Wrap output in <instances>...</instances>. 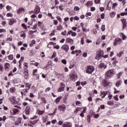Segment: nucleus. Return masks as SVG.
Masks as SVG:
<instances>
[{"label":"nucleus","mask_w":127,"mask_h":127,"mask_svg":"<svg viewBox=\"0 0 127 127\" xmlns=\"http://www.w3.org/2000/svg\"><path fill=\"white\" fill-rule=\"evenodd\" d=\"M8 100L9 101L10 103L12 104V105H17V106H21V103H20L19 101H16V97H15V96H10Z\"/></svg>","instance_id":"nucleus-1"},{"label":"nucleus","mask_w":127,"mask_h":127,"mask_svg":"<svg viewBox=\"0 0 127 127\" xmlns=\"http://www.w3.org/2000/svg\"><path fill=\"white\" fill-rule=\"evenodd\" d=\"M114 73H115V71L113 69L108 70L105 73V79H110V78H112V77L114 76Z\"/></svg>","instance_id":"nucleus-2"},{"label":"nucleus","mask_w":127,"mask_h":127,"mask_svg":"<svg viewBox=\"0 0 127 127\" xmlns=\"http://www.w3.org/2000/svg\"><path fill=\"white\" fill-rule=\"evenodd\" d=\"M95 71V67L92 65H88L86 67V72L87 74H92Z\"/></svg>","instance_id":"nucleus-3"},{"label":"nucleus","mask_w":127,"mask_h":127,"mask_svg":"<svg viewBox=\"0 0 127 127\" xmlns=\"http://www.w3.org/2000/svg\"><path fill=\"white\" fill-rule=\"evenodd\" d=\"M121 21L122 23V28H123V30H124V29H127V19L125 18H121Z\"/></svg>","instance_id":"nucleus-4"},{"label":"nucleus","mask_w":127,"mask_h":127,"mask_svg":"<svg viewBox=\"0 0 127 127\" xmlns=\"http://www.w3.org/2000/svg\"><path fill=\"white\" fill-rule=\"evenodd\" d=\"M110 83L111 82L109 81H107V80H106V78L103 79L101 81V84L102 86H103V87H104L105 88H108V87L110 86Z\"/></svg>","instance_id":"nucleus-5"},{"label":"nucleus","mask_w":127,"mask_h":127,"mask_svg":"<svg viewBox=\"0 0 127 127\" xmlns=\"http://www.w3.org/2000/svg\"><path fill=\"white\" fill-rule=\"evenodd\" d=\"M65 90V84L61 82L60 84V88L58 89V92H63Z\"/></svg>","instance_id":"nucleus-6"},{"label":"nucleus","mask_w":127,"mask_h":127,"mask_svg":"<svg viewBox=\"0 0 127 127\" xmlns=\"http://www.w3.org/2000/svg\"><path fill=\"white\" fill-rule=\"evenodd\" d=\"M61 49L62 50H64V51H65V52H66V53H67V52L69 51V45L65 44L62 46Z\"/></svg>","instance_id":"nucleus-7"},{"label":"nucleus","mask_w":127,"mask_h":127,"mask_svg":"<svg viewBox=\"0 0 127 127\" xmlns=\"http://www.w3.org/2000/svg\"><path fill=\"white\" fill-rule=\"evenodd\" d=\"M40 12V7L38 5H35V8L33 11V13H35V14H38Z\"/></svg>","instance_id":"nucleus-8"},{"label":"nucleus","mask_w":127,"mask_h":127,"mask_svg":"<svg viewBox=\"0 0 127 127\" xmlns=\"http://www.w3.org/2000/svg\"><path fill=\"white\" fill-rule=\"evenodd\" d=\"M31 111V106L30 105H28L26 107L24 112L26 115H29L30 114V111Z\"/></svg>","instance_id":"nucleus-9"},{"label":"nucleus","mask_w":127,"mask_h":127,"mask_svg":"<svg viewBox=\"0 0 127 127\" xmlns=\"http://www.w3.org/2000/svg\"><path fill=\"white\" fill-rule=\"evenodd\" d=\"M104 55V51L100 50L95 57V59H100V57H102Z\"/></svg>","instance_id":"nucleus-10"},{"label":"nucleus","mask_w":127,"mask_h":127,"mask_svg":"<svg viewBox=\"0 0 127 127\" xmlns=\"http://www.w3.org/2000/svg\"><path fill=\"white\" fill-rule=\"evenodd\" d=\"M19 112V110L16 108H13L12 110L10 111V113L12 116H13L14 115H16L17 113H18Z\"/></svg>","instance_id":"nucleus-11"},{"label":"nucleus","mask_w":127,"mask_h":127,"mask_svg":"<svg viewBox=\"0 0 127 127\" xmlns=\"http://www.w3.org/2000/svg\"><path fill=\"white\" fill-rule=\"evenodd\" d=\"M108 93H109V91H101L100 92V96H101L102 99H104L107 96Z\"/></svg>","instance_id":"nucleus-12"},{"label":"nucleus","mask_w":127,"mask_h":127,"mask_svg":"<svg viewBox=\"0 0 127 127\" xmlns=\"http://www.w3.org/2000/svg\"><path fill=\"white\" fill-rule=\"evenodd\" d=\"M70 79L72 80V81H75L76 78H77V77H78V76L77 75V73L73 72L70 75Z\"/></svg>","instance_id":"nucleus-13"},{"label":"nucleus","mask_w":127,"mask_h":127,"mask_svg":"<svg viewBox=\"0 0 127 127\" xmlns=\"http://www.w3.org/2000/svg\"><path fill=\"white\" fill-rule=\"evenodd\" d=\"M58 110H59V111L65 112V110H66V106L65 105H60L58 107Z\"/></svg>","instance_id":"nucleus-14"},{"label":"nucleus","mask_w":127,"mask_h":127,"mask_svg":"<svg viewBox=\"0 0 127 127\" xmlns=\"http://www.w3.org/2000/svg\"><path fill=\"white\" fill-rule=\"evenodd\" d=\"M63 127H72V123L71 122H65L63 124Z\"/></svg>","instance_id":"nucleus-15"},{"label":"nucleus","mask_w":127,"mask_h":127,"mask_svg":"<svg viewBox=\"0 0 127 127\" xmlns=\"http://www.w3.org/2000/svg\"><path fill=\"white\" fill-rule=\"evenodd\" d=\"M25 11V9H24L22 7H20L19 9L17 10V13L18 14H20V13H22V12H24Z\"/></svg>","instance_id":"nucleus-16"},{"label":"nucleus","mask_w":127,"mask_h":127,"mask_svg":"<svg viewBox=\"0 0 127 127\" xmlns=\"http://www.w3.org/2000/svg\"><path fill=\"white\" fill-rule=\"evenodd\" d=\"M14 23H16V19L13 18H11L9 22L8 23L9 25H12Z\"/></svg>","instance_id":"nucleus-17"},{"label":"nucleus","mask_w":127,"mask_h":127,"mask_svg":"<svg viewBox=\"0 0 127 127\" xmlns=\"http://www.w3.org/2000/svg\"><path fill=\"white\" fill-rule=\"evenodd\" d=\"M22 121V118H19L15 123V126H19V125L21 124Z\"/></svg>","instance_id":"nucleus-18"},{"label":"nucleus","mask_w":127,"mask_h":127,"mask_svg":"<svg viewBox=\"0 0 127 127\" xmlns=\"http://www.w3.org/2000/svg\"><path fill=\"white\" fill-rule=\"evenodd\" d=\"M9 67H10V64L8 63L4 64V68L6 71H9Z\"/></svg>","instance_id":"nucleus-19"},{"label":"nucleus","mask_w":127,"mask_h":127,"mask_svg":"<svg viewBox=\"0 0 127 127\" xmlns=\"http://www.w3.org/2000/svg\"><path fill=\"white\" fill-rule=\"evenodd\" d=\"M24 74V77L25 78V79H27L29 76L28 69H26V70H25Z\"/></svg>","instance_id":"nucleus-20"},{"label":"nucleus","mask_w":127,"mask_h":127,"mask_svg":"<svg viewBox=\"0 0 127 127\" xmlns=\"http://www.w3.org/2000/svg\"><path fill=\"white\" fill-rule=\"evenodd\" d=\"M62 98H63L62 96H59V97L57 98L55 100L56 104H59Z\"/></svg>","instance_id":"nucleus-21"},{"label":"nucleus","mask_w":127,"mask_h":127,"mask_svg":"<svg viewBox=\"0 0 127 127\" xmlns=\"http://www.w3.org/2000/svg\"><path fill=\"white\" fill-rule=\"evenodd\" d=\"M122 83H123V81L121 80H118L116 83V86L117 87V88H119L120 86V85H122Z\"/></svg>","instance_id":"nucleus-22"},{"label":"nucleus","mask_w":127,"mask_h":127,"mask_svg":"<svg viewBox=\"0 0 127 127\" xmlns=\"http://www.w3.org/2000/svg\"><path fill=\"white\" fill-rule=\"evenodd\" d=\"M25 88L26 89L30 90V88H31V84H30L29 83H25Z\"/></svg>","instance_id":"nucleus-23"},{"label":"nucleus","mask_w":127,"mask_h":127,"mask_svg":"<svg viewBox=\"0 0 127 127\" xmlns=\"http://www.w3.org/2000/svg\"><path fill=\"white\" fill-rule=\"evenodd\" d=\"M57 30L60 31L63 29V26L61 24H59L58 26H57Z\"/></svg>","instance_id":"nucleus-24"},{"label":"nucleus","mask_w":127,"mask_h":127,"mask_svg":"<svg viewBox=\"0 0 127 127\" xmlns=\"http://www.w3.org/2000/svg\"><path fill=\"white\" fill-rule=\"evenodd\" d=\"M66 42H68V43H73L74 42V41L72 40V39L70 38H68L66 39Z\"/></svg>","instance_id":"nucleus-25"},{"label":"nucleus","mask_w":127,"mask_h":127,"mask_svg":"<svg viewBox=\"0 0 127 127\" xmlns=\"http://www.w3.org/2000/svg\"><path fill=\"white\" fill-rule=\"evenodd\" d=\"M86 5L88 7V6H91V5H93V1H88L87 2V3H86Z\"/></svg>","instance_id":"nucleus-26"},{"label":"nucleus","mask_w":127,"mask_h":127,"mask_svg":"<svg viewBox=\"0 0 127 127\" xmlns=\"http://www.w3.org/2000/svg\"><path fill=\"white\" fill-rule=\"evenodd\" d=\"M120 37H122V40H125L127 38V36L125 35L124 33H121L120 34Z\"/></svg>","instance_id":"nucleus-27"},{"label":"nucleus","mask_w":127,"mask_h":127,"mask_svg":"<svg viewBox=\"0 0 127 127\" xmlns=\"http://www.w3.org/2000/svg\"><path fill=\"white\" fill-rule=\"evenodd\" d=\"M23 91H24V96H26V94L28 93V91H29V89H28L27 88H25L23 89Z\"/></svg>","instance_id":"nucleus-28"},{"label":"nucleus","mask_w":127,"mask_h":127,"mask_svg":"<svg viewBox=\"0 0 127 127\" xmlns=\"http://www.w3.org/2000/svg\"><path fill=\"white\" fill-rule=\"evenodd\" d=\"M41 100L43 104H46V99H45L44 97H41Z\"/></svg>","instance_id":"nucleus-29"},{"label":"nucleus","mask_w":127,"mask_h":127,"mask_svg":"<svg viewBox=\"0 0 127 127\" xmlns=\"http://www.w3.org/2000/svg\"><path fill=\"white\" fill-rule=\"evenodd\" d=\"M23 65L24 70H27V68H28V64H27V63H24Z\"/></svg>","instance_id":"nucleus-30"},{"label":"nucleus","mask_w":127,"mask_h":127,"mask_svg":"<svg viewBox=\"0 0 127 127\" xmlns=\"http://www.w3.org/2000/svg\"><path fill=\"white\" fill-rule=\"evenodd\" d=\"M16 89L15 87H12L10 88V92L12 94H13L15 92Z\"/></svg>","instance_id":"nucleus-31"},{"label":"nucleus","mask_w":127,"mask_h":127,"mask_svg":"<svg viewBox=\"0 0 127 127\" xmlns=\"http://www.w3.org/2000/svg\"><path fill=\"white\" fill-rule=\"evenodd\" d=\"M38 69H35L33 70V76H36L37 75V71Z\"/></svg>","instance_id":"nucleus-32"},{"label":"nucleus","mask_w":127,"mask_h":127,"mask_svg":"<svg viewBox=\"0 0 127 127\" xmlns=\"http://www.w3.org/2000/svg\"><path fill=\"white\" fill-rule=\"evenodd\" d=\"M116 12L112 11L110 13V16L111 17H112V18L115 17V16H116Z\"/></svg>","instance_id":"nucleus-33"},{"label":"nucleus","mask_w":127,"mask_h":127,"mask_svg":"<svg viewBox=\"0 0 127 127\" xmlns=\"http://www.w3.org/2000/svg\"><path fill=\"white\" fill-rule=\"evenodd\" d=\"M104 67H105V64L103 63H100L98 65V68H104Z\"/></svg>","instance_id":"nucleus-34"},{"label":"nucleus","mask_w":127,"mask_h":127,"mask_svg":"<svg viewBox=\"0 0 127 127\" xmlns=\"http://www.w3.org/2000/svg\"><path fill=\"white\" fill-rule=\"evenodd\" d=\"M37 114L40 116H41L42 115H43L44 114V111H40V110H38L37 111Z\"/></svg>","instance_id":"nucleus-35"},{"label":"nucleus","mask_w":127,"mask_h":127,"mask_svg":"<svg viewBox=\"0 0 127 127\" xmlns=\"http://www.w3.org/2000/svg\"><path fill=\"white\" fill-rule=\"evenodd\" d=\"M107 105H109V106H114V101H109L107 102Z\"/></svg>","instance_id":"nucleus-36"},{"label":"nucleus","mask_w":127,"mask_h":127,"mask_svg":"<svg viewBox=\"0 0 127 127\" xmlns=\"http://www.w3.org/2000/svg\"><path fill=\"white\" fill-rule=\"evenodd\" d=\"M37 122H38V120H34V121H30L29 122L32 124V125H35V124H37Z\"/></svg>","instance_id":"nucleus-37"},{"label":"nucleus","mask_w":127,"mask_h":127,"mask_svg":"<svg viewBox=\"0 0 127 127\" xmlns=\"http://www.w3.org/2000/svg\"><path fill=\"white\" fill-rule=\"evenodd\" d=\"M115 41H116V42H122V40L120 38H117L115 39Z\"/></svg>","instance_id":"nucleus-38"},{"label":"nucleus","mask_w":127,"mask_h":127,"mask_svg":"<svg viewBox=\"0 0 127 127\" xmlns=\"http://www.w3.org/2000/svg\"><path fill=\"white\" fill-rule=\"evenodd\" d=\"M9 60H13V55H10L8 56Z\"/></svg>","instance_id":"nucleus-39"},{"label":"nucleus","mask_w":127,"mask_h":127,"mask_svg":"<svg viewBox=\"0 0 127 127\" xmlns=\"http://www.w3.org/2000/svg\"><path fill=\"white\" fill-rule=\"evenodd\" d=\"M6 16L7 17H12V16H13V14L11 13H8L6 14Z\"/></svg>","instance_id":"nucleus-40"},{"label":"nucleus","mask_w":127,"mask_h":127,"mask_svg":"<svg viewBox=\"0 0 127 127\" xmlns=\"http://www.w3.org/2000/svg\"><path fill=\"white\" fill-rule=\"evenodd\" d=\"M78 109H80V110H82V108L77 107L76 109V110L74 111V114H77V113H78V112H79V111H80V110H78Z\"/></svg>","instance_id":"nucleus-41"},{"label":"nucleus","mask_w":127,"mask_h":127,"mask_svg":"<svg viewBox=\"0 0 127 127\" xmlns=\"http://www.w3.org/2000/svg\"><path fill=\"white\" fill-rule=\"evenodd\" d=\"M56 18L60 22H62V19L61 18V17L58 16L56 17Z\"/></svg>","instance_id":"nucleus-42"},{"label":"nucleus","mask_w":127,"mask_h":127,"mask_svg":"<svg viewBox=\"0 0 127 127\" xmlns=\"http://www.w3.org/2000/svg\"><path fill=\"white\" fill-rule=\"evenodd\" d=\"M6 9L7 11H9V10H10V9H11V6H10L9 5H7L6 6Z\"/></svg>","instance_id":"nucleus-43"},{"label":"nucleus","mask_w":127,"mask_h":127,"mask_svg":"<svg viewBox=\"0 0 127 127\" xmlns=\"http://www.w3.org/2000/svg\"><path fill=\"white\" fill-rule=\"evenodd\" d=\"M33 23V19H31V21H29L28 22V25H32V23Z\"/></svg>","instance_id":"nucleus-44"},{"label":"nucleus","mask_w":127,"mask_h":127,"mask_svg":"<svg viewBox=\"0 0 127 127\" xmlns=\"http://www.w3.org/2000/svg\"><path fill=\"white\" fill-rule=\"evenodd\" d=\"M21 26L22 27H23V28H24V29H25V30L27 29V26L25 25V24L24 23L22 24Z\"/></svg>","instance_id":"nucleus-45"},{"label":"nucleus","mask_w":127,"mask_h":127,"mask_svg":"<svg viewBox=\"0 0 127 127\" xmlns=\"http://www.w3.org/2000/svg\"><path fill=\"white\" fill-rule=\"evenodd\" d=\"M105 27H106V25H103L102 26V27L101 28L102 31H105V30H106V28Z\"/></svg>","instance_id":"nucleus-46"},{"label":"nucleus","mask_w":127,"mask_h":127,"mask_svg":"<svg viewBox=\"0 0 127 127\" xmlns=\"http://www.w3.org/2000/svg\"><path fill=\"white\" fill-rule=\"evenodd\" d=\"M120 15L121 16H125V15H127V12H122L120 14Z\"/></svg>","instance_id":"nucleus-47"},{"label":"nucleus","mask_w":127,"mask_h":127,"mask_svg":"<svg viewBox=\"0 0 127 127\" xmlns=\"http://www.w3.org/2000/svg\"><path fill=\"white\" fill-rule=\"evenodd\" d=\"M74 9L75 10V11H78V10H80V8H79V7L75 6L74 7Z\"/></svg>","instance_id":"nucleus-48"},{"label":"nucleus","mask_w":127,"mask_h":127,"mask_svg":"<svg viewBox=\"0 0 127 127\" xmlns=\"http://www.w3.org/2000/svg\"><path fill=\"white\" fill-rule=\"evenodd\" d=\"M118 63H119V61L116 60V61H114L113 62L112 64H113V65L116 66V65H117L116 64Z\"/></svg>","instance_id":"nucleus-49"},{"label":"nucleus","mask_w":127,"mask_h":127,"mask_svg":"<svg viewBox=\"0 0 127 127\" xmlns=\"http://www.w3.org/2000/svg\"><path fill=\"white\" fill-rule=\"evenodd\" d=\"M21 37H23V38H25L26 37V34L25 33H23L20 35Z\"/></svg>","instance_id":"nucleus-50"},{"label":"nucleus","mask_w":127,"mask_h":127,"mask_svg":"<svg viewBox=\"0 0 127 127\" xmlns=\"http://www.w3.org/2000/svg\"><path fill=\"white\" fill-rule=\"evenodd\" d=\"M37 29V24H35V25H33L32 27V29L33 30H35V29Z\"/></svg>","instance_id":"nucleus-51"},{"label":"nucleus","mask_w":127,"mask_h":127,"mask_svg":"<svg viewBox=\"0 0 127 127\" xmlns=\"http://www.w3.org/2000/svg\"><path fill=\"white\" fill-rule=\"evenodd\" d=\"M2 32H6V30L4 29H0V33H2Z\"/></svg>","instance_id":"nucleus-52"},{"label":"nucleus","mask_w":127,"mask_h":127,"mask_svg":"<svg viewBox=\"0 0 127 127\" xmlns=\"http://www.w3.org/2000/svg\"><path fill=\"white\" fill-rule=\"evenodd\" d=\"M32 65H34V66H36V67H38V66H39V63H32Z\"/></svg>","instance_id":"nucleus-53"},{"label":"nucleus","mask_w":127,"mask_h":127,"mask_svg":"<svg viewBox=\"0 0 127 127\" xmlns=\"http://www.w3.org/2000/svg\"><path fill=\"white\" fill-rule=\"evenodd\" d=\"M66 34H67V31H66V30H64V31L62 32L61 33V35H64V36L66 35Z\"/></svg>","instance_id":"nucleus-54"},{"label":"nucleus","mask_w":127,"mask_h":127,"mask_svg":"<svg viewBox=\"0 0 127 127\" xmlns=\"http://www.w3.org/2000/svg\"><path fill=\"white\" fill-rule=\"evenodd\" d=\"M62 63L64 65H66V64H67V61H66V60H62Z\"/></svg>","instance_id":"nucleus-55"},{"label":"nucleus","mask_w":127,"mask_h":127,"mask_svg":"<svg viewBox=\"0 0 127 127\" xmlns=\"http://www.w3.org/2000/svg\"><path fill=\"white\" fill-rule=\"evenodd\" d=\"M50 90H51V87H47L46 89H45V93H47V92H49V91H50Z\"/></svg>","instance_id":"nucleus-56"},{"label":"nucleus","mask_w":127,"mask_h":127,"mask_svg":"<svg viewBox=\"0 0 127 127\" xmlns=\"http://www.w3.org/2000/svg\"><path fill=\"white\" fill-rule=\"evenodd\" d=\"M92 32H93L94 34H97L98 33V32L97 31V29H93Z\"/></svg>","instance_id":"nucleus-57"},{"label":"nucleus","mask_w":127,"mask_h":127,"mask_svg":"<svg viewBox=\"0 0 127 127\" xmlns=\"http://www.w3.org/2000/svg\"><path fill=\"white\" fill-rule=\"evenodd\" d=\"M0 71L3 72V66L1 64L0 65Z\"/></svg>","instance_id":"nucleus-58"},{"label":"nucleus","mask_w":127,"mask_h":127,"mask_svg":"<svg viewBox=\"0 0 127 127\" xmlns=\"http://www.w3.org/2000/svg\"><path fill=\"white\" fill-rule=\"evenodd\" d=\"M59 8H60V10H63L64 9V8H63V5L62 4H61L59 6Z\"/></svg>","instance_id":"nucleus-59"},{"label":"nucleus","mask_w":127,"mask_h":127,"mask_svg":"<svg viewBox=\"0 0 127 127\" xmlns=\"http://www.w3.org/2000/svg\"><path fill=\"white\" fill-rule=\"evenodd\" d=\"M54 24L55 25H57L58 24V21L57 20H54Z\"/></svg>","instance_id":"nucleus-60"},{"label":"nucleus","mask_w":127,"mask_h":127,"mask_svg":"<svg viewBox=\"0 0 127 127\" xmlns=\"http://www.w3.org/2000/svg\"><path fill=\"white\" fill-rule=\"evenodd\" d=\"M80 43L82 45H84V37L81 38Z\"/></svg>","instance_id":"nucleus-61"},{"label":"nucleus","mask_w":127,"mask_h":127,"mask_svg":"<svg viewBox=\"0 0 127 127\" xmlns=\"http://www.w3.org/2000/svg\"><path fill=\"white\" fill-rule=\"evenodd\" d=\"M94 2L96 4H99L100 2H101V0H95Z\"/></svg>","instance_id":"nucleus-62"},{"label":"nucleus","mask_w":127,"mask_h":127,"mask_svg":"<svg viewBox=\"0 0 127 127\" xmlns=\"http://www.w3.org/2000/svg\"><path fill=\"white\" fill-rule=\"evenodd\" d=\"M77 35V33L75 32H73L71 33V36H76Z\"/></svg>","instance_id":"nucleus-63"},{"label":"nucleus","mask_w":127,"mask_h":127,"mask_svg":"<svg viewBox=\"0 0 127 127\" xmlns=\"http://www.w3.org/2000/svg\"><path fill=\"white\" fill-rule=\"evenodd\" d=\"M30 98H34V95L32 93H30L29 95Z\"/></svg>","instance_id":"nucleus-64"}]
</instances>
